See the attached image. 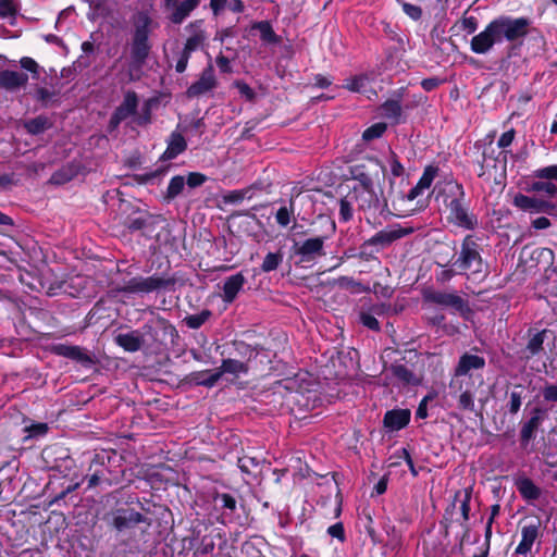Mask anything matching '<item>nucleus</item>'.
Returning <instances> with one entry per match:
<instances>
[{
    "mask_svg": "<svg viewBox=\"0 0 557 557\" xmlns=\"http://www.w3.org/2000/svg\"><path fill=\"white\" fill-rule=\"evenodd\" d=\"M168 270H170V262L166 260L164 272L148 277H132L119 290L126 294H149L161 289H170L176 284V278L170 276Z\"/></svg>",
    "mask_w": 557,
    "mask_h": 557,
    "instance_id": "f8f14e48",
    "label": "nucleus"
},
{
    "mask_svg": "<svg viewBox=\"0 0 557 557\" xmlns=\"http://www.w3.org/2000/svg\"><path fill=\"white\" fill-rule=\"evenodd\" d=\"M458 408L467 411L474 410V396L471 391L466 389L461 392L458 397Z\"/></svg>",
    "mask_w": 557,
    "mask_h": 557,
    "instance_id": "69168bd1",
    "label": "nucleus"
},
{
    "mask_svg": "<svg viewBox=\"0 0 557 557\" xmlns=\"http://www.w3.org/2000/svg\"><path fill=\"white\" fill-rule=\"evenodd\" d=\"M380 113L383 117L392 121L393 124H399L403 114L400 100L387 99L380 106Z\"/></svg>",
    "mask_w": 557,
    "mask_h": 557,
    "instance_id": "ea45409f",
    "label": "nucleus"
},
{
    "mask_svg": "<svg viewBox=\"0 0 557 557\" xmlns=\"http://www.w3.org/2000/svg\"><path fill=\"white\" fill-rule=\"evenodd\" d=\"M79 173V165L69 162L54 171L49 180L52 185H64L75 178Z\"/></svg>",
    "mask_w": 557,
    "mask_h": 557,
    "instance_id": "f704fd0d",
    "label": "nucleus"
},
{
    "mask_svg": "<svg viewBox=\"0 0 557 557\" xmlns=\"http://www.w3.org/2000/svg\"><path fill=\"white\" fill-rule=\"evenodd\" d=\"M86 3H88L89 9L92 12L91 20L95 18V16L98 17H108L111 15L112 10L109 7L107 0H84Z\"/></svg>",
    "mask_w": 557,
    "mask_h": 557,
    "instance_id": "864d4df0",
    "label": "nucleus"
},
{
    "mask_svg": "<svg viewBox=\"0 0 557 557\" xmlns=\"http://www.w3.org/2000/svg\"><path fill=\"white\" fill-rule=\"evenodd\" d=\"M168 146L160 156V161H170L183 153L187 149V143L184 136L178 132H172L166 140Z\"/></svg>",
    "mask_w": 557,
    "mask_h": 557,
    "instance_id": "c85d7f7f",
    "label": "nucleus"
},
{
    "mask_svg": "<svg viewBox=\"0 0 557 557\" xmlns=\"http://www.w3.org/2000/svg\"><path fill=\"white\" fill-rule=\"evenodd\" d=\"M544 413L545 411L539 407H535L532 410L531 418L523 423L520 430V440L522 443L528 444L532 438H534L535 431L544 420Z\"/></svg>",
    "mask_w": 557,
    "mask_h": 557,
    "instance_id": "2f4dec72",
    "label": "nucleus"
},
{
    "mask_svg": "<svg viewBox=\"0 0 557 557\" xmlns=\"http://www.w3.org/2000/svg\"><path fill=\"white\" fill-rule=\"evenodd\" d=\"M115 344L128 352H136L146 344L144 331L134 330L128 333H120L114 338Z\"/></svg>",
    "mask_w": 557,
    "mask_h": 557,
    "instance_id": "5701e85b",
    "label": "nucleus"
},
{
    "mask_svg": "<svg viewBox=\"0 0 557 557\" xmlns=\"http://www.w3.org/2000/svg\"><path fill=\"white\" fill-rule=\"evenodd\" d=\"M201 0H183L175 2L169 10V20L174 25H181L199 7Z\"/></svg>",
    "mask_w": 557,
    "mask_h": 557,
    "instance_id": "cd10ccee",
    "label": "nucleus"
},
{
    "mask_svg": "<svg viewBox=\"0 0 557 557\" xmlns=\"http://www.w3.org/2000/svg\"><path fill=\"white\" fill-rule=\"evenodd\" d=\"M461 517L457 512V506L455 502H450L444 509L442 519L440 520V527L443 529L444 537H448L449 529L454 523H457L461 528Z\"/></svg>",
    "mask_w": 557,
    "mask_h": 557,
    "instance_id": "58836bf2",
    "label": "nucleus"
},
{
    "mask_svg": "<svg viewBox=\"0 0 557 557\" xmlns=\"http://www.w3.org/2000/svg\"><path fill=\"white\" fill-rule=\"evenodd\" d=\"M379 253L377 248L371 243V239L364 240L358 247V259L364 262H370L376 260V255Z\"/></svg>",
    "mask_w": 557,
    "mask_h": 557,
    "instance_id": "5fc2aeb1",
    "label": "nucleus"
},
{
    "mask_svg": "<svg viewBox=\"0 0 557 557\" xmlns=\"http://www.w3.org/2000/svg\"><path fill=\"white\" fill-rule=\"evenodd\" d=\"M442 269L435 272V280L440 284L448 283L455 275H462V273L454 265L453 259L449 261V267L442 265L436 262Z\"/></svg>",
    "mask_w": 557,
    "mask_h": 557,
    "instance_id": "3c124183",
    "label": "nucleus"
},
{
    "mask_svg": "<svg viewBox=\"0 0 557 557\" xmlns=\"http://www.w3.org/2000/svg\"><path fill=\"white\" fill-rule=\"evenodd\" d=\"M141 330L147 338L146 344L157 350L178 345L180 335L176 327L164 318L144 324Z\"/></svg>",
    "mask_w": 557,
    "mask_h": 557,
    "instance_id": "9b49d317",
    "label": "nucleus"
},
{
    "mask_svg": "<svg viewBox=\"0 0 557 557\" xmlns=\"http://www.w3.org/2000/svg\"><path fill=\"white\" fill-rule=\"evenodd\" d=\"M532 29L531 18L502 14L491 20L482 32L471 38L470 49L476 54H486L495 45L508 42L510 50H513L517 45H522Z\"/></svg>",
    "mask_w": 557,
    "mask_h": 557,
    "instance_id": "f257e3e1",
    "label": "nucleus"
},
{
    "mask_svg": "<svg viewBox=\"0 0 557 557\" xmlns=\"http://www.w3.org/2000/svg\"><path fill=\"white\" fill-rule=\"evenodd\" d=\"M433 194L448 224L466 231L478 227V215L471 209V200L462 184L454 178L440 181L435 184Z\"/></svg>",
    "mask_w": 557,
    "mask_h": 557,
    "instance_id": "f03ea898",
    "label": "nucleus"
},
{
    "mask_svg": "<svg viewBox=\"0 0 557 557\" xmlns=\"http://www.w3.org/2000/svg\"><path fill=\"white\" fill-rule=\"evenodd\" d=\"M52 471L54 474L48 484V487L54 492L51 504H59L85 481L73 457L59 463Z\"/></svg>",
    "mask_w": 557,
    "mask_h": 557,
    "instance_id": "6e6552de",
    "label": "nucleus"
},
{
    "mask_svg": "<svg viewBox=\"0 0 557 557\" xmlns=\"http://www.w3.org/2000/svg\"><path fill=\"white\" fill-rule=\"evenodd\" d=\"M212 317V311L209 309H203L199 313L186 315L183 320L185 325L191 330L200 329L210 318Z\"/></svg>",
    "mask_w": 557,
    "mask_h": 557,
    "instance_id": "8fccbe9b",
    "label": "nucleus"
},
{
    "mask_svg": "<svg viewBox=\"0 0 557 557\" xmlns=\"http://www.w3.org/2000/svg\"><path fill=\"white\" fill-rule=\"evenodd\" d=\"M533 176L537 180L527 184L528 193L544 194L549 198L557 196V185L552 182V180L557 182V164L536 169Z\"/></svg>",
    "mask_w": 557,
    "mask_h": 557,
    "instance_id": "4468645a",
    "label": "nucleus"
},
{
    "mask_svg": "<svg viewBox=\"0 0 557 557\" xmlns=\"http://www.w3.org/2000/svg\"><path fill=\"white\" fill-rule=\"evenodd\" d=\"M453 261L462 275L474 278L486 276V264L481 256V246L471 234L463 237L460 250L453 257Z\"/></svg>",
    "mask_w": 557,
    "mask_h": 557,
    "instance_id": "1a4fd4ad",
    "label": "nucleus"
},
{
    "mask_svg": "<svg viewBox=\"0 0 557 557\" xmlns=\"http://www.w3.org/2000/svg\"><path fill=\"white\" fill-rule=\"evenodd\" d=\"M370 79L367 74H359L345 79L343 87L352 92L363 94L367 91Z\"/></svg>",
    "mask_w": 557,
    "mask_h": 557,
    "instance_id": "de8ad7c7",
    "label": "nucleus"
},
{
    "mask_svg": "<svg viewBox=\"0 0 557 557\" xmlns=\"http://www.w3.org/2000/svg\"><path fill=\"white\" fill-rule=\"evenodd\" d=\"M515 485L525 500H537L541 497V488L530 478H518L515 481Z\"/></svg>",
    "mask_w": 557,
    "mask_h": 557,
    "instance_id": "4c0bfd02",
    "label": "nucleus"
},
{
    "mask_svg": "<svg viewBox=\"0 0 557 557\" xmlns=\"http://www.w3.org/2000/svg\"><path fill=\"white\" fill-rule=\"evenodd\" d=\"M52 127V122L46 115H37L24 122L25 131L33 136H37Z\"/></svg>",
    "mask_w": 557,
    "mask_h": 557,
    "instance_id": "a18cd8bd",
    "label": "nucleus"
},
{
    "mask_svg": "<svg viewBox=\"0 0 557 557\" xmlns=\"http://www.w3.org/2000/svg\"><path fill=\"white\" fill-rule=\"evenodd\" d=\"M387 125L384 122H377L367 127L362 133V139L364 141H371L373 139L380 138L386 132Z\"/></svg>",
    "mask_w": 557,
    "mask_h": 557,
    "instance_id": "4d7b16f0",
    "label": "nucleus"
},
{
    "mask_svg": "<svg viewBox=\"0 0 557 557\" xmlns=\"http://www.w3.org/2000/svg\"><path fill=\"white\" fill-rule=\"evenodd\" d=\"M251 30L260 33V39L268 45H277L281 42V37L274 32L272 24L269 21L253 22L250 26Z\"/></svg>",
    "mask_w": 557,
    "mask_h": 557,
    "instance_id": "a19ab883",
    "label": "nucleus"
},
{
    "mask_svg": "<svg viewBox=\"0 0 557 557\" xmlns=\"http://www.w3.org/2000/svg\"><path fill=\"white\" fill-rule=\"evenodd\" d=\"M20 65L23 70L29 72L32 74L33 78L39 77L40 66L36 62V60H34L33 58L22 57L20 59Z\"/></svg>",
    "mask_w": 557,
    "mask_h": 557,
    "instance_id": "774afa93",
    "label": "nucleus"
},
{
    "mask_svg": "<svg viewBox=\"0 0 557 557\" xmlns=\"http://www.w3.org/2000/svg\"><path fill=\"white\" fill-rule=\"evenodd\" d=\"M350 195L369 224H381L380 218L395 215V211L393 207L389 208V200L381 185L370 188H351Z\"/></svg>",
    "mask_w": 557,
    "mask_h": 557,
    "instance_id": "423d86ee",
    "label": "nucleus"
},
{
    "mask_svg": "<svg viewBox=\"0 0 557 557\" xmlns=\"http://www.w3.org/2000/svg\"><path fill=\"white\" fill-rule=\"evenodd\" d=\"M218 85L212 63L202 70L199 78L194 82L186 90V96L189 99L198 98L213 90Z\"/></svg>",
    "mask_w": 557,
    "mask_h": 557,
    "instance_id": "aec40b11",
    "label": "nucleus"
},
{
    "mask_svg": "<svg viewBox=\"0 0 557 557\" xmlns=\"http://www.w3.org/2000/svg\"><path fill=\"white\" fill-rule=\"evenodd\" d=\"M525 387L521 384H517L508 393L509 400L507 403V409L510 414H517L521 408L522 400L524 398Z\"/></svg>",
    "mask_w": 557,
    "mask_h": 557,
    "instance_id": "49530a36",
    "label": "nucleus"
},
{
    "mask_svg": "<svg viewBox=\"0 0 557 557\" xmlns=\"http://www.w3.org/2000/svg\"><path fill=\"white\" fill-rule=\"evenodd\" d=\"M283 252L281 250L276 252H269L265 255L260 269L264 273L275 271L283 262Z\"/></svg>",
    "mask_w": 557,
    "mask_h": 557,
    "instance_id": "603ef678",
    "label": "nucleus"
},
{
    "mask_svg": "<svg viewBox=\"0 0 557 557\" xmlns=\"http://www.w3.org/2000/svg\"><path fill=\"white\" fill-rule=\"evenodd\" d=\"M423 193L422 188L416 184L406 195L391 196V205L395 211V215L403 216L413 212L414 209H403L401 206L405 201H412Z\"/></svg>",
    "mask_w": 557,
    "mask_h": 557,
    "instance_id": "473e14b6",
    "label": "nucleus"
},
{
    "mask_svg": "<svg viewBox=\"0 0 557 557\" xmlns=\"http://www.w3.org/2000/svg\"><path fill=\"white\" fill-rule=\"evenodd\" d=\"M540 534V522L532 521L521 527V541L516 547L517 555H527L531 552L532 546Z\"/></svg>",
    "mask_w": 557,
    "mask_h": 557,
    "instance_id": "393cba45",
    "label": "nucleus"
},
{
    "mask_svg": "<svg viewBox=\"0 0 557 557\" xmlns=\"http://www.w3.org/2000/svg\"><path fill=\"white\" fill-rule=\"evenodd\" d=\"M264 458L261 455H250L249 453L238 457L237 466L243 473L256 476L261 471Z\"/></svg>",
    "mask_w": 557,
    "mask_h": 557,
    "instance_id": "c9c22d12",
    "label": "nucleus"
},
{
    "mask_svg": "<svg viewBox=\"0 0 557 557\" xmlns=\"http://www.w3.org/2000/svg\"><path fill=\"white\" fill-rule=\"evenodd\" d=\"M168 168H159L154 171H150L144 174H136L135 181L139 184H148L153 182V180L163 176L166 172Z\"/></svg>",
    "mask_w": 557,
    "mask_h": 557,
    "instance_id": "338daca9",
    "label": "nucleus"
},
{
    "mask_svg": "<svg viewBox=\"0 0 557 557\" xmlns=\"http://www.w3.org/2000/svg\"><path fill=\"white\" fill-rule=\"evenodd\" d=\"M388 370L392 376L403 386H419L422 383L423 376L414 371L413 364L409 367L400 360H396L389 366Z\"/></svg>",
    "mask_w": 557,
    "mask_h": 557,
    "instance_id": "412c9836",
    "label": "nucleus"
},
{
    "mask_svg": "<svg viewBox=\"0 0 557 557\" xmlns=\"http://www.w3.org/2000/svg\"><path fill=\"white\" fill-rule=\"evenodd\" d=\"M412 233L413 227L401 226L400 224H393L376 232L373 236L370 237V239L371 243L377 248L380 252L381 250L393 245L398 239H401Z\"/></svg>",
    "mask_w": 557,
    "mask_h": 557,
    "instance_id": "a211bd4d",
    "label": "nucleus"
},
{
    "mask_svg": "<svg viewBox=\"0 0 557 557\" xmlns=\"http://www.w3.org/2000/svg\"><path fill=\"white\" fill-rule=\"evenodd\" d=\"M123 225L131 233L140 232L141 235L148 236L153 231L152 216L145 212H137L135 215H128Z\"/></svg>",
    "mask_w": 557,
    "mask_h": 557,
    "instance_id": "a878e982",
    "label": "nucleus"
},
{
    "mask_svg": "<svg viewBox=\"0 0 557 557\" xmlns=\"http://www.w3.org/2000/svg\"><path fill=\"white\" fill-rule=\"evenodd\" d=\"M121 456L115 450L101 449L96 451L89 460L86 474V490L101 487L102 490L117 483L116 468L120 466Z\"/></svg>",
    "mask_w": 557,
    "mask_h": 557,
    "instance_id": "20e7f679",
    "label": "nucleus"
},
{
    "mask_svg": "<svg viewBox=\"0 0 557 557\" xmlns=\"http://www.w3.org/2000/svg\"><path fill=\"white\" fill-rule=\"evenodd\" d=\"M354 209L350 200L347 197L341 198L339 200V210H338V219L339 222L347 223L352 220Z\"/></svg>",
    "mask_w": 557,
    "mask_h": 557,
    "instance_id": "052dcab7",
    "label": "nucleus"
},
{
    "mask_svg": "<svg viewBox=\"0 0 557 557\" xmlns=\"http://www.w3.org/2000/svg\"><path fill=\"white\" fill-rule=\"evenodd\" d=\"M102 520L108 530L113 532L115 536L131 534L140 523H145L147 527L152 524L150 518L137 511L127 503L119 502L103 515Z\"/></svg>",
    "mask_w": 557,
    "mask_h": 557,
    "instance_id": "0eeeda50",
    "label": "nucleus"
},
{
    "mask_svg": "<svg viewBox=\"0 0 557 557\" xmlns=\"http://www.w3.org/2000/svg\"><path fill=\"white\" fill-rule=\"evenodd\" d=\"M336 224L327 215L319 214L311 223V227L304 232L305 235L314 236L305 240L295 242L292 250L299 262H313L325 256L324 244L335 234Z\"/></svg>",
    "mask_w": 557,
    "mask_h": 557,
    "instance_id": "7ed1b4c3",
    "label": "nucleus"
},
{
    "mask_svg": "<svg viewBox=\"0 0 557 557\" xmlns=\"http://www.w3.org/2000/svg\"><path fill=\"white\" fill-rule=\"evenodd\" d=\"M486 362L483 357L465 352L460 356L455 368V376L467 375L472 370H482Z\"/></svg>",
    "mask_w": 557,
    "mask_h": 557,
    "instance_id": "c756f323",
    "label": "nucleus"
},
{
    "mask_svg": "<svg viewBox=\"0 0 557 557\" xmlns=\"http://www.w3.org/2000/svg\"><path fill=\"white\" fill-rule=\"evenodd\" d=\"M185 30L188 33V37L175 64V71L180 74L186 71L191 53L203 48L208 39L205 20L202 18L189 22L185 26Z\"/></svg>",
    "mask_w": 557,
    "mask_h": 557,
    "instance_id": "ddd939ff",
    "label": "nucleus"
},
{
    "mask_svg": "<svg viewBox=\"0 0 557 557\" xmlns=\"http://www.w3.org/2000/svg\"><path fill=\"white\" fill-rule=\"evenodd\" d=\"M438 168L434 165H428L424 168L422 175L418 181L419 188L429 189L436 177Z\"/></svg>",
    "mask_w": 557,
    "mask_h": 557,
    "instance_id": "bf43d9fd",
    "label": "nucleus"
},
{
    "mask_svg": "<svg viewBox=\"0 0 557 557\" xmlns=\"http://www.w3.org/2000/svg\"><path fill=\"white\" fill-rule=\"evenodd\" d=\"M348 173L358 183L352 188H370L381 185L386 168L377 158L366 156L349 165Z\"/></svg>",
    "mask_w": 557,
    "mask_h": 557,
    "instance_id": "9d476101",
    "label": "nucleus"
},
{
    "mask_svg": "<svg viewBox=\"0 0 557 557\" xmlns=\"http://www.w3.org/2000/svg\"><path fill=\"white\" fill-rule=\"evenodd\" d=\"M185 187V177L175 175L170 180L166 191L163 195V200L170 202L182 194Z\"/></svg>",
    "mask_w": 557,
    "mask_h": 557,
    "instance_id": "09e8293b",
    "label": "nucleus"
},
{
    "mask_svg": "<svg viewBox=\"0 0 557 557\" xmlns=\"http://www.w3.org/2000/svg\"><path fill=\"white\" fill-rule=\"evenodd\" d=\"M472 492H473L472 486H468L463 490H458L455 492L454 499L451 500V502H455L456 504L459 502V506L457 507V512L461 517L460 522H462L461 523L462 533L460 536H457V539L459 541L460 549H462L465 542L468 541L470 537L471 528L469 524V519H470V510H471L470 503H471V498H472Z\"/></svg>",
    "mask_w": 557,
    "mask_h": 557,
    "instance_id": "f3484780",
    "label": "nucleus"
},
{
    "mask_svg": "<svg viewBox=\"0 0 557 557\" xmlns=\"http://www.w3.org/2000/svg\"><path fill=\"white\" fill-rule=\"evenodd\" d=\"M52 352L71 359L85 369H91L97 363L94 355L89 354L85 348L75 345L58 344L52 347Z\"/></svg>",
    "mask_w": 557,
    "mask_h": 557,
    "instance_id": "6ab92c4d",
    "label": "nucleus"
},
{
    "mask_svg": "<svg viewBox=\"0 0 557 557\" xmlns=\"http://www.w3.org/2000/svg\"><path fill=\"white\" fill-rule=\"evenodd\" d=\"M411 419L409 409L387 410L383 418V425L389 431H400L405 429Z\"/></svg>",
    "mask_w": 557,
    "mask_h": 557,
    "instance_id": "bb28decb",
    "label": "nucleus"
},
{
    "mask_svg": "<svg viewBox=\"0 0 557 557\" xmlns=\"http://www.w3.org/2000/svg\"><path fill=\"white\" fill-rule=\"evenodd\" d=\"M389 168H391V174L393 176V178H389V185L393 186L394 178L403 176L405 173V168L401 164L398 156L394 151H391Z\"/></svg>",
    "mask_w": 557,
    "mask_h": 557,
    "instance_id": "680f3d73",
    "label": "nucleus"
},
{
    "mask_svg": "<svg viewBox=\"0 0 557 557\" xmlns=\"http://www.w3.org/2000/svg\"><path fill=\"white\" fill-rule=\"evenodd\" d=\"M42 460L46 467L50 470H53L59 463L65 461L71 456L70 449L64 447L63 445L55 443L46 446L41 451Z\"/></svg>",
    "mask_w": 557,
    "mask_h": 557,
    "instance_id": "b1692460",
    "label": "nucleus"
},
{
    "mask_svg": "<svg viewBox=\"0 0 557 557\" xmlns=\"http://www.w3.org/2000/svg\"><path fill=\"white\" fill-rule=\"evenodd\" d=\"M557 206L549 200L534 197L531 208V213H546L552 215Z\"/></svg>",
    "mask_w": 557,
    "mask_h": 557,
    "instance_id": "13d9d810",
    "label": "nucleus"
},
{
    "mask_svg": "<svg viewBox=\"0 0 557 557\" xmlns=\"http://www.w3.org/2000/svg\"><path fill=\"white\" fill-rule=\"evenodd\" d=\"M189 380L195 385L211 388L219 382L220 376H219L216 369L215 370H202V371L191 372L189 375Z\"/></svg>",
    "mask_w": 557,
    "mask_h": 557,
    "instance_id": "37998d69",
    "label": "nucleus"
},
{
    "mask_svg": "<svg viewBox=\"0 0 557 557\" xmlns=\"http://www.w3.org/2000/svg\"><path fill=\"white\" fill-rule=\"evenodd\" d=\"M499 152L492 146V144L485 145L482 151V158L478 160L480 166L479 177L485 174V170L493 168L496 169Z\"/></svg>",
    "mask_w": 557,
    "mask_h": 557,
    "instance_id": "c03bdc74",
    "label": "nucleus"
},
{
    "mask_svg": "<svg viewBox=\"0 0 557 557\" xmlns=\"http://www.w3.org/2000/svg\"><path fill=\"white\" fill-rule=\"evenodd\" d=\"M246 283V278L242 272H238L236 274H233L225 278L223 283V294L222 299L224 302L231 304L233 302L239 290L243 288L244 284Z\"/></svg>",
    "mask_w": 557,
    "mask_h": 557,
    "instance_id": "7c9ffc66",
    "label": "nucleus"
},
{
    "mask_svg": "<svg viewBox=\"0 0 557 557\" xmlns=\"http://www.w3.org/2000/svg\"><path fill=\"white\" fill-rule=\"evenodd\" d=\"M542 396L544 401L552 403L549 410L556 411L554 403H557V384H546L542 388Z\"/></svg>",
    "mask_w": 557,
    "mask_h": 557,
    "instance_id": "0e129e2a",
    "label": "nucleus"
},
{
    "mask_svg": "<svg viewBox=\"0 0 557 557\" xmlns=\"http://www.w3.org/2000/svg\"><path fill=\"white\" fill-rule=\"evenodd\" d=\"M59 92L54 90H49L46 87L38 86L35 89L34 98L37 102L41 104L44 108H48L50 103L58 97Z\"/></svg>",
    "mask_w": 557,
    "mask_h": 557,
    "instance_id": "6e6d98bb",
    "label": "nucleus"
},
{
    "mask_svg": "<svg viewBox=\"0 0 557 557\" xmlns=\"http://www.w3.org/2000/svg\"><path fill=\"white\" fill-rule=\"evenodd\" d=\"M152 18L147 12H138L134 20L132 34L128 74L133 81V73L141 72L152 49L150 41Z\"/></svg>",
    "mask_w": 557,
    "mask_h": 557,
    "instance_id": "39448f33",
    "label": "nucleus"
},
{
    "mask_svg": "<svg viewBox=\"0 0 557 557\" xmlns=\"http://www.w3.org/2000/svg\"><path fill=\"white\" fill-rule=\"evenodd\" d=\"M233 351L228 352L232 358L246 361L248 364L252 358L258 356L256 347L247 344L244 341H234L232 343Z\"/></svg>",
    "mask_w": 557,
    "mask_h": 557,
    "instance_id": "79ce46f5",
    "label": "nucleus"
},
{
    "mask_svg": "<svg viewBox=\"0 0 557 557\" xmlns=\"http://www.w3.org/2000/svg\"><path fill=\"white\" fill-rule=\"evenodd\" d=\"M139 106V97L135 90L124 92L122 102L115 108L108 123V132L112 133L120 124L137 113Z\"/></svg>",
    "mask_w": 557,
    "mask_h": 557,
    "instance_id": "dca6fc26",
    "label": "nucleus"
},
{
    "mask_svg": "<svg viewBox=\"0 0 557 557\" xmlns=\"http://www.w3.org/2000/svg\"><path fill=\"white\" fill-rule=\"evenodd\" d=\"M249 369V364L246 361L230 357L222 360L216 371L221 379L224 373L233 375L247 374Z\"/></svg>",
    "mask_w": 557,
    "mask_h": 557,
    "instance_id": "e433bc0d",
    "label": "nucleus"
},
{
    "mask_svg": "<svg viewBox=\"0 0 557 557\" xmlns=\"http://www.w3.org/2000/svg\"><path fill=\"white\" fill-rule=\"evenodd\" d=\"M423 297L426 302L434 304L443 309H449L453 312H458L462 317L470 312L468 301L456 292L429 290L424 293Z\"/></svg>",
    "mask_w": 557,
    "mask_h": 557,
    "instance_id": "2eb2a0df",
    "label": "nucleus"
},
{
    "mask_svg": "<svg viewBox=\"0 0 557 557\" xmlns=\"http://www.w3.org/2000/svg\"><path fill=\"white\" fill-rule=\"evenodd\" d=\"M28 75L24 72L13 70H1L0 71V89L8 92H15L21 88H24L28 83Z\"/></svg>",
    "mask_w": 557,
    "mask_h": 557,
    "instance_id": "4be33fe9",
    "label": "nucleus"
},
{
    "mask_svg": "<svg viewBox=\"0 0 557 557\" xmlns=\"http://www.w3.org/2000/svg\"><path fill=\"white\" fill-rule=\"evenodd\" d=\"M293 205L294 202L290 200V208L284 206L276 211L275 220L280 226L286 227L290 223L292 215L294 214Z\"/></svg>",
    "mask_w": 557,
    "mask_h": 557,
    "instance_id": "e2e57ef3",
    "label": "nucleus"
},
{
    "mask_svg": "<svg viewBox=\"0 0 557 557\" xmlns=\"http://www.w3.org/2000/svg\"><path fill=\"white\" fill-rule=\"evenodd\" d=\"M549 332V330L544 329L529 338L527 346L522 349L524 359L530 360L544 351V341Z\"/></svg>",
    "mask_w": 557,
    "mask_h": 557,
    "instance_id": "72a5a7b5",
    "label": "nucleus"
}]
</instances>
